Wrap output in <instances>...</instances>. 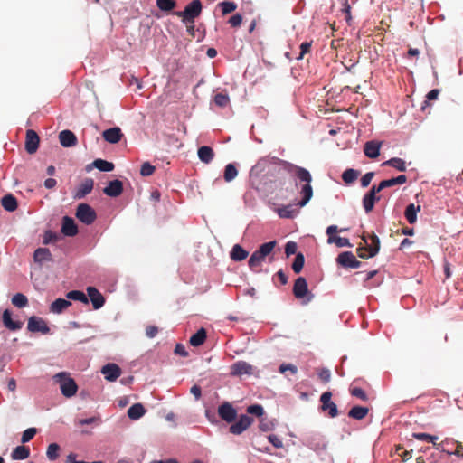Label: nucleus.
Here are the masks:
<instances>
[{"label":"nucleus","mask_w":463,"mask_h":463,"mask_svg":"<svg viewBox=\"0 0 463 463\" xmlns=\"http://www.w3.org/2000/svg\"><path fill=\"white\" fill-rule=\"evenodd\" d=\"M380 200V196L371 195L366 194L363 198V206L364 211L368 213L373 211L375 202Z\"/></svg>","instance_id":"35"},{"label":"nucleus","mask_w":463,"mask_h":463,"mask_svg":"<svg viewBox=\"0 0 463 463\" xmlns=\"http://www.w3.org/2000/svg\"><path fill=\"white\" fill-rule=\"evenodd\" d=\"M123 192V184L120 180L110 181L103 189V193L110 197H118Z\"/></svg>","instance_id":"18"},{"label":"nucleus","mask_w":463,"mask_h":463,"mask_svg":"<svg viewBox=\"0 0 463 463\" xmlns=\"http://www.w3.org/2000/svg\"><path fill=\"white\" fill-rule=\"evenodd\" d=\"M369 238L371 241L370 244L367 243V240L364 236H363L362 239L364 241V243L366 244V246L368 247V256L374 257L379 252V250H380V240H379L378 236L375 235L374 233L370 235Z\"/></svg>","instance_id":"23"},{"label":"nucleus","mask_w":463,"mask_h":463,"mask_svg":"<svg viewBox=\"0 0 463 463\" xmlns=\"http://www.w3.org/2000/svg\"><path fill=\"white\" fill-rule=\"evenodd\" d=\"M3 324L4 326L11 331H16L22 328L23 323L20 321H14L12 319V313L10 310L5 309L3 312Z\"/></svg>","instance_id":"20"},{"label":"nucleus","mask_w":463,"mask_h":463,"mask_svg":"<svg viewBox=\"0 0 463 463\" xmlns=\"http://www.w3.org/2000/svg\"><path fill=\"white\" fill-rule=\"evenodd\" d=\"M87 293L94 309H99L103 307L105 304V298L96 288L88 287Z\"/></svg>","instance_id":"12"},{"label":"nucleus","mask_w":463,"mask_h":463,"mask_svg":"<svg viewBox=\"0 0 463 463\" xmlns=\"http://www.w3.org/2000/svg\"><path fill=\"white\" fill-rule=\"evenodd\" d=\"M156 168L148 162H145L141 165L140 175L142 176H150L154 174Z\"/></svg>","instance_id":"51"},{"label":"nucleus","mask_w":463,"mask_h":463,"mask_svg":"<svg viewBox=\"0 0 463 463\" xmlns=\"http://www.w3.org/2000/svg\"><path fill=\"white\" fill-rule=\"evenodd\" d=\"M369 412L367 407L354 406L348 412V416L354 420H363Z\"/></svg>","instance_id":"32"},{"label":"nucleus","mask_w":463,"mask_h":463,"mask_svg":"<svg viewBox=\"0 0 463 463\" xmlns=\"http://www.w3.org/2000/svg\"><path fill=\"white\" fill-rule=\"evenodd\" d=\"M304 263H305L304 255L300 252L297 253L295 260L292 263L293 271L296 274H298L302 270V269L304 267Z\"/></svg>","instance_id":"43"},{"label":"nucleus","mask_w":463,"mask_h":463,"mask_svg":"<svg viewBox=\"0 0 463 463\" xmlns=\"http://www.w3.org/2000/svg\"><path fill=\"white\" fill-rule=\"evenodd\" d=\"M14 460L26 459L30 456V449L25 446H18L12 452Z\"/></svg>","instance_id":"34"},{"label":"nucleus","mask_w":463,"mask_h":463,"mask_svg":"<svg viewBox=\"0 0 463 463\" xmlns=\"http://www.w3.org/2000/svg\"><path fill=\"white\" fill-rule=\"evenodd\" d=\"M248 257V251H246L241 245L235 244L231 251V259L235 261H241Z\"/></svg>","instance_id":"33"},{"label":"nucleus","mask_w":463,"mask_h":463,"mask_svg":"<svg viewBox=\"0 0 463 463\" xmlns=\"http://www.w3.org/2000/svg\"><path fill=\"white\" fill-rule=\"evenodd\" d=\"M33 260L42 264L44 261H52V255L48 248H38L33 253Z\"/></svg>","instance_id":"24"},{"label":"nucleus","mask_w":463,"mask_h":463,"mask_svg":"<svg viewBox=\"0 0 463 463\" xmlns=\"http://www.w3.org/2000/svg\"><path fill=\"white\" fill-rule=\"evenodd\" d=\"M383 165L392 166L401 172L406 171V164H405L404 160H402V158H399V157L391 158V159L385 161Z\"/></svg>","instance_id":"38"},{"label":"nucleus","mask_w":463,"mask_h":463,"mask_svg":"<svg viewBox=\"0 0 463 463\" xmlns=\"http://www.w3.org/2000/svg\"><path fill=\"white\" fill-rule=\"evenodd\" d=\"M252 365L245 361H238L231 366V374L235 376H241L242 374H251Z\"/></svg>","instance_id":"15"},{"label":"nucleus","mask_w":463,"mask_h":463,"mask_svg":"<svg viewBox=\"0 0 463 463\" xmlns=\"http://www.w3.org/2000/svg\"><path fill=\"white\" fill-rule=\"evenodd\" d=\"M228 23L232 27H239L242 23V16L240 14H236L229 19Z\"/></svg>","instance_id":"56"},{"label":"nucleus","mask_w":463,"mask_h":463,"mask_svg":"<svg viewBox=\"0 0 463 463\" xmlns=\"http://www.w3.org/2000/svg\"><path fill=\"white\" fill-rule=\"evenodd\" d=\"M177 5L175 0H156V6L163 12L169 13Z\"/></svg>","instance_id":"37"},{"label":"nucleus","mask_w":463,"mask_h":463,"mask_svg":"<svg viewBox=\"0 0 463 463\" xmlns=\"http://www.w3.org/2000/svg\"><path fill=\"white\" fill-rule=\"evenodd\" d=\"M238 175V171L236 166L230 163L225 166L224 173H223V178L226 182H232L236 178Z\"/></svg>","instance_id":"39"},{"label":"nucleus","mask_w":463,"mask_h":463,"mask_svg":"<svg viewBox=\"0 0 463 463\" xmlns=\"http://www.w3.org/2000/svg\"><path fill=\"white\" fill-rule=\"evenodd\" d=\"M60 449V446L57 443H51L47 448V458L52 461L56 460L59 458Z\"/></svg>","instance_id":"42"},{"label":"nucleus","mask_w":463,"mask_h":463,"mask_svg":"<svg viewBox=\"0 0 463 463\" xmlns=\"http://www.w3.org/2000/svg\"><path fill=\"white\" fill-rule=\"evenodd\" d=\"M61 231L65 236L70 237L75 236L79 232L78 226L74 220L69 216L63 217Z\"/></svg>","instance_id":"17"},{"label":"nucleus","mask_w":463,"mask_h":463,"mask_svg":"<svg viewBox=\"0 0 463 463\" xmlns=\"http://www.w3.org/2000/svg\"><path fill=\"white\" fill-rule=\"evenodd\" d=\"M381 143L377 141H368L364 144V152L369 158H376L380 155Z\"/></svg>","instance_id":"22"},{"label":"nucleus","mask_w":463,"mask_h":463,"mask_svg":"<svg viewBox=\"0 0 463 463\" xmlns=\"http://www.w3.org/2000/svg\"><path fill=\"white\" fill-rule=\"evenodd\" d=\"M332 398V392H325L320 396V402L321 406L320 409L326 413L330 418H335L338 416V409L337 405L331 401Z\"/></svg>","instance_id":"6"},{"label":"nucleus","mask_w":463,"mask_h":463,"mask_svg":"<svg viewBox=\"0 0 463 463\" xmlns=\"http://www.w3.org/2000/svg\"><path fill=\"white\" fill-rule=\"evenodd\" d=\"M206 336V330L204 328H200L195 334H194L190 337L189 343L193 346H200L204 343Z\"/></svg>","instance_id":"30"},{"label":"nucleus","mask_w":463,"mask_h":463,"mask_svg":"<svg viewBox=\"0 0 463 463\" xmlns=\"http://www.w3.org/2000/svg\"><path fill=\"white\" fill-rule=\"evenodd\" d=\"M310 48H311L310 43H307V42L302 43L300 45V52H299L298 56H297L296 59L301 60L306 53L310 52Z\"/></svg>","instance_id":"55"},{"label":"nucleus","mask_w":463,"mask_h":463,"mask_svg":"<svg viewBox=\"0 0 463 463\" xmlns=\"http://www.w3.org/2000/svg\"><path fill=\"white\" fill-rule=\"evenodd\" d=\"M12 304L19 308H22L28 305V299L25 295L17 293L12 298Z\"/></svg>","instance_id":"44"},{"label":"nucleus","mask_w":463,"mask_h":463,"mask_svg":"<svg viewBox=\"0 0 463 463\" xmlns=\"http://www.w3.org/2000/svg\"><path fill=\"white\" fill-rule=\"evenodd\" d=\"M331 379V373L330 371L327 369H321L320 370V381H322L325 383H327Z\"/></svg>","instance_id":"61"},{"label":"nucleus","mask_w":463,"mask_h":463,"mask_svg":"<svg viewBox=\"0 0 463 463\" xmlns=\"http://www.w3.org/2000/svg\"><path fill=\"white\" fill-rule=\"evenodd\" d=\"M93 165L102 172H110L114 169V164L103 159H96Z\"/></svg>","instance_id":"40"},{"label":"nucleus","mask_w":463,"mask_h":463,"mask_svg":"<svg viewBox=\"0 0 463 463\" xmlns=\"http://www.w3.org/2000/svg\"><path fill=\"white\" fill-rule=\"evenodd\" d=\"M336 262L345 269H357L361 266V261H359L351 251L340 253L336 258Z\"/></svg>","instance_id":"8"},{"label":"nucleus","mask_w":463,"mask_h":463,"mask_svg":"<svg viewBox=\"0 0 463 463\" xmlns=\"http://www.w3.org/2000/svg\"><path fill=\"white\" fill-rule=\"evenodd\" d=\"M373 176H374V173H373V172H368V173H366V174H365V175L361 178V185H362L363 187H367V186L370 184V183H371L372 179L373 178Z\"/></svg>","instance_id":"57"},{"label":"nucleus","mask_w":463,"mask_h":463,"mask_svg":"<svg viewBox=\"0 0 463 463\" xmlns=\"http://www.w3.org/2000/svg\"><path fill=\"white\" fill-rule=\"evenodd\" d=\"M412 437L418 440L430 442L433 444L434 448L438 450H441L445 452L446 450L444 449H441L442 443H437V440L439 439L438 436L430 435L428 433H412Z\"/></svg>","instance_id":"21"},{"label":"nucleus","mask_w":463,"mask_h":463,"mask_svg":"<svg viewBox=\"0 0 463 463\" xmlns=\"http://www.w3.org/2000/svg\"><path fill=\"white\" fill-rule=\"evenodd\" d=\"M60 143L64 147H71L77 145V137L71 130H62L59 134Z\"/></svg>","instance_id":"19"},{"label":"nucleus","mask_w":463,"mask_h":463,"mask_svg":"<svg viewBox=\"0 0 463 463\" xmlns=\"http://www.w3.org/2000/svg\"><path fill=\"white\" fill-rule=\"evenodd\" d=\"M218 5L222 8L223 15L232 13L237 8V5L234 2L230 1L221 2Z\"/></svg>","instance_id":"46"},{"label":"nucleus","mask_w":463,"mask_h":463,"mask_svg":"<svg viewBox=\"0 0 463 463\" xmlns=\"http://www.w3.org/2000/svg\"><path fill=\"white\" fill-rule=\"evenodd\" d=\"M278 213L282 218H291L292 217V210L291 206H284L282 208L278 209Z\"/></svg>","instance_id":"54"},{"label":"nucleus","mask_w":463,"mask_h":463,"mask_svg":"<svg viewBox=\"0 0 463 463\" xmlns=\"http://www.w3.org/2000/svg\"><path fill=\"white\" fill-rule=\"evenodd\" d=\"M229 102H230V98H229L228 94L217 93L214 96V103L221 108L226 107L229 104Z\"/></svg>","instance_id":"48"},{"label":"nucleus","mask_w":463,"mask_h":463,"mask_svg":"<svg viewBox=\"0 0 463 463\" xmlns=\"http://www.w3.org/2000/svg\"><path fill=\"white\" fill-rule=\"evenodd\" d=\"M67 298L75 300V301H80L82 303L87 304L89 302V299L87 296L80 290H71L67 293Z\"/></svg>","instance_id":"41"},{"label":"nucleus","mask_w":463,"mask_h":463,"mask_svg":"<svg viewBox=\"0 0 463 463\" xmlns=\"http://www.w3.org/2000/svg\"><path fill=\"white\" fill-rule=\"evenodd\" d=\"M297 249H298V246H297L296 242L288 241L286 243V246H285V253L288 257L290 255L296 254Z\"/></svg>","instance_id":"53"},{"label":"nucleus","mask_w":463,"mask_h":463,"mask_svg":"<svg viewBox=\"0 0 463 463\" xmlns=\"http://www.w3.org/2000/svg\"><path fill=\"white\" fill-rule=\"evenodd\" d=\"M269 441L277 449L283 447L282 440L277 435H269L268 437Z\"/></svg>","instance_id":"58"},{"label":"nucleus","mask_w":463,"mask_h":463,"mask_svg":"<svg viewBox=\"0 0 463 463\" xmlns=\"http://www.w3.org/2000/svg\"><path fill=\"white\" fill-rule=\"evenodd\" d=\"M146 413V410L141 403H135L128 410V416L131 420H138Z\"/></svg>","instance_id":"29"},{"label":"nucleus","mask_w":463,"mask_h":463,"mask_svg":"<svg viewBox=\"0 0 463 463\" xmlns=\"http://www.w3.org/2000/svg\"><path fill=\"white\" fill-rule=\"evenodd\" d=\"M198 157L202 162L209 164L213 161L214 157V152L212 149V147L203 146L198 149Z\"/></svg>","instance_id":"28"},{"label":"nucleus","mask_w":463,"mask_h":463,"mask_svg":"<svg viewBox=\"0 0 463 463\" xmlns=\"http://www.w3.org/2000/svg\"><path fill=\"white\" fill-rule=\"evenodd\" d=\"M158 333V328L155 326H147L146 328V335L149 338L155 337Z\"/></svg>","instance_id":"62"},{"label":"nucleus","mask_w":463,"mask_h":463,"mask_svg":"<svg viewBox=\"0 0 463 463\" xmlns=\"http://www.w3.org/2000/svg\"><path fill=\"white\" fill-rule=\"evenodd\" d=\"M94 186V181L91 178H86L84 179L81 184L78 186L73 198L74 199H82L87 194H89Z\"/></svg>","instance_id":"14"},{"label":"nucleus","mask_w":463,"mask_h":463,"mask_svg":"<svg viewBox=\"0 0 463 463\" xmlns=\"http://www.w3.org/2000/svg\"><path fill=\"white\" fill-rule=\"evenodd\" d=\"M289 371L291 373H297V367L291 364H282L280 366H279V372L281 373H284L286 372Z\"/></svg>","instance_id":"59"},{"label":"nucleus","mask_w":463,"mask_h":463,"mask_svg":"<svg viewBox=\"0 0 463 463\" xmlns=\"http://www.w3.org/2000/svg\"><path fill=\"white\" fill-rule=\"evenodd\" d=\"M457 447L454 452L446 451L449 455H455L457 457H463V444L459 441H456Z\"/></svg>","instance_id":"63"},{"label":"nucleus","mask_w":463,"mask_h":463,"mask_svg":"<svg viewBox=\"0 0 463 463\" xmlns=\"http://www.w3.org/2000/svg\"><path fill=\"white\" fill-rule=\"evenodd\" d=\"M1 204L3 208L7 212H14L18 207L16 198L11 194H5L2 198Z\"/></svg>","instance_id":"26"},{"label":"nucleus","mask_w":463,"mask_h":463,"mask_svg":"<svg viewBox=\"0 0 463 463\" xmlns=\"http://www.w3.org/2000/svg\"><path fill=\"white\" fill-rule=\"evenodd\" d=\"M36 433H37V430L35 428H29V429L25 430L22 435V439H21L22 443L29 442L31 439H33V437L35 436Z\"/></svg>","instance_id":"52"},{"label":"nucleus","mask_w":463,"mask_h":463,"mask_svg":"<svg viewBox=\"0 0 463 463\" xmlns=\"http://www.w3.org/2000/svg\"><path fill=\"white\" fill-rule=\"evenodd\" d=\"M54 380L60 384L61 392L63 396L70 398L76 394L78 385L75 381L70 377L66 372H61L54 375Z\"/></svg>","instance_id":"2"},{"label":"nucleus","mask_w":463,"mask_h":463,"mask_svg":"<svg viewBox=\"0 0 463 463\" xmlns=\"http://www.w3.org/2000/svg\"><path fill=\"white\" fill-rule=\"evenodd\" d=\"M71 306V301L64 298H57L51 304L50 311L54 314H61Z\"/></svg>","instance_id":"25"},{"label":"nucleus","mask_w":463,"mask_h":463,"mask_svg":"<svg viewBox=\"0 0 463 463\" xmlns=\"http://www.w3.org/2000/svg\"><path fill=\"white\" fill-rule=\"evenodd\" d=\"M253 422L254 420L252 417L241 414L238 420L236 422L233 421V423L229 427V432L233 435H241L248 430Z\"/></svg>","instance_id":"7"},{"label":"nucleus","mask_w":463,"mask_h":463,"mask_svg":"<svg viewBox=\"0 0 463 463\" xmlns=\"http://www.w3.org/2000/svg\"><path fill=\"white\" fill-rule=\"evenodd\" d=\"M76 217L84 224L93 223L97 218L96 212L87 203H80L76 210Z\"/></svg>","instance_id":"5"},{"label":"nucleus","mask_w":463,"mask_h":463,"mask_svg":"<svg viewBox=\"0 0 463 463\" xmlns=\"http://www.w3.org/2000/svg\"><path fill=\"white\" fill-rule=\"evenodd\" d=\"M102 137L108 143L117 144L121 140L123 133L118 127H114L104 130Z\"/></svg>","instance_id":"16"},{"label":"nucleus","mask_w":463,"mask_h":463,"mask_svg":"<svg viewBox=\"0 0 463 463\" xmlns=\"http://www.w3.org/2000/svg\"><path fill=\"white\" fill-rule=\"evenodd\" d=\"M267 170L278 174V179L281 183L286 180L288 175L296 176L300 183H304L300 191L301 200L298 203L299 206H304L310 200L313 194L310 185L311 175L309 172L304 168L294 166L288 162L275 156H265L260 158L254 165L250 172V176H258L260 174Z\"/></svg>","instance_id":"1"},{"label":"nucleus","mask_w":463,"mask_h":463,"mask_svg":"<svg viewBox=\"0 0 463 463\" xmlns=\"http://www.w3.org/2000/svg\"><path fill=\"white\" fill-rule=\"evenodd\" d=\"M175 353L176 354H179V355L184 356V357H185V356H187V355H188V353H187V351H186V349H185L184 345H182V344H177V345H175Z\"/></svg>","instance_id":"64"},{"label":"nucleus","mask_w":463,"mask_h":463,"mask_svg":"<svg viewBox=\"0 0 463 463\" xmlns=\"http://www.w3.org/2000/svg\"><path fill=\"white\" fill-rule=\"evenodd\" d=\"M27 329L30 332H40L43 335H46L50 332V327L48 326L46 322L42 317H31L28 319Z\"/></svg>","instance_id":"10"},{"label":"nucleus","mask_w":463,"mask_h":463,"mask_svg":"<svg viewBox=\"0 0 463 463\" xmlns=\"http://www.w3.org/2000/svg\"><path fill=\"white\" fill-rule=\"evenodd\" d=\"M247 413L255 415L257 417H261L264 414V409L260 404H253L247 408Z\"/></svg>","instance_id":"50"},{"label":"nucleus","mask_w":463,"mask_h":463,"mask_svg":"<svg viewBox=\"0 0 463 463\" xmlns=\"http://www.w3.org/2000/svg\"><path fill=\"white\" fill-rule=\"evenodd\" d=\"M202 13V3L200 0H193L184 11L175 12V14L182 19L184 24H194L195 18Z\"/></svg>","instance_id":"3"},{"label":"nucleus","mask_w":463,"mask_h":463,"mask_svg":"<svg viewBox=\"0 0 463 463\" xmlns=\"http://www.w3.org/2000/svg\"><path fill=\"white\" fill-rule=\"evenodd\" d=\"M293 294L304 305L309 303L314 298V295L308 290L307 280L303 277H298L295 280Z\"/></svg>","instance_id":"4"},{"label":"nucleus","mask_w":463,"mask_h":463,"mask_svg":"<svg viewBox=\"0 0 463 463\" xmlns=\"http://www.w3.org/2000/svg\"><path fill=\"white\" fill-rule=\"evenodd\" d=\"M350 393L351 395L362 400V401H367L368 400V396L367 394L365 393V392L360 388V387H356V386H352L350 388Z\"/></svg>","instance_id":"49"},{"label":"nucleus","mask_w":463,"mask_h":463,"mask_svg":"<svg viewBox=\"0 0 463 463\" xmlns=\"http://www.w3.org/2000/svg\"><path fill=\"white\" fill-rule=\"evenodd\" d=\"M101 373L106 380L114 382L120 376L121 370L116 364H108L102 367Z\"/></svg>","instance_id":"13"},{"label":"nucleus","mask_w":463,"mask_h":463,"mask_svg":"<svg viewBox=\"0 0 463 463\" xmlns=\"http://www.w3.org/2000/svg\"><path fill=\"white\" fill-rule=\"evenodd\" d=\"M99 422V417H90V418H87V419H80L77 421V424L78 425H89V424H93V423H98Z\"/></svg>","instance_id":"60"},{"label":"nucleus","mask_w":463,"mask_h":463,"mask_svg":"<svg viewBox=\"0 0 463 463\" xmlns=\"http://www.w3.org/2000/svg\"><path fill=\"white\" fill-rule=\"evenodd\" d=\"M360 172L358 170L348 168L345 170L342 174L343 181L347 184H353L359 176Z\"/></svg>","instance_id":"36"},{"label":"nucleus","mask_w":463,"mask_h":463,"mask_svg":"<svg viewBox=\"0 0 463 463\" xmlns=\"http://www.w3.org/2000/svg\"><path fill=\"white\" fill-rule=\"evenodd\" d=\"M39 141V136L34 130L28 129L26 131L25 149L29 154H33L37 151Z\"/></svg>","instance_id":"11"},{"label":"nucleus","mask_w":463,"mask_h":463,"mask_svg":"<svg viewBox=\"0 0 463 463\" xmlns=\"http://www.w3.org/2000/svg\"><path fill=\"white\" fill-rule=\"evenodd\" d=\"M328 243H335L338 247H352V244L349 242L347 238H342L339 236H330L328 238Z\"/></svg>","instance_id":"47"},{"label":"nucleus","mask_w":463,"mask_h":463,"mask_svg":"<svg viewBox=\"0 0 463 463\" xmlns=\"http://www.w3.org/2000/svg\"><path fill=\"white\" fill-rule=\"evenodd\" d=\"M265 260V257H263L258 250H255L250 258L249 259L248 264L251 270L260 271V268L262 262Z\"/></svg>","instance_id":"27"},{"label":"nucleus","mask_w":463,"mask_h":463,"mask_svg":"<svg viewBox=\"0 0 463 463\" xmlns=\"http://www.w3.org/2000/svg\"><path fill=\"white\" fill-rule=\"evenodd\" d=\"M420 211V206H415L413 203H410L405 209V218L410 224H413L417 221V213Z\"/></svg>","instance_id":"31"},{"label":"nucleus","mask_w":463,"mask_h":463,"mask_svg":"<svg viewBox=\"0 0 463 463\" xmlns=\"http://www.w3.org/2000/svg\"><path fill=\"white\" fill-rule=\"evenodd\" d=\"M218 414L222 420L228 423H232L237 418V411L228 402L219 406Z\"/></svg>","instance_id":"9"},{"label":"nucleus","mask_w":463,"mask_h":463,"mask_svg":"<svg viewBox=\"0 0 463 463\" xmlns=\"http://www.w3.org/2000/svg\"><path fill=\"white\" fill-rule=\"evenodd\" d=\"M276 246V241H269V242H266V243H263L260 246V248L257 250L258 252H260L263 257H267L269 254L271 253V251L273 250V249L275 248Z\"/></svg>","instance_id":"45"}]
</instances>
